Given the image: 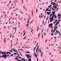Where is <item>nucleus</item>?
Returning <instances> with one entry per match:
<instances>
[{
	"mask_svg": "<svg viewBox=\"0 0 61 61\" xmlns=\"http://www.w3.org/2000/svg\"><path fill=\"white\" fill-rule=\"evenodd\" d=\"M10 55H7V54H5L3 55V56H2V58H3V57H5L4 58H6L7 57V56H9Z\"/></svg>",
	"mask_w": 61,
	"mask_h": 61,
	"instance_id": "nucleus-1",
	"label": "nucleus"
},
{
	"mask_svg": "<svg viewBox=\"0 0 61 61\" xmlns=\"http://www.w3.org/2000/svg\"><path fill=\"white\" fill-rule=\"evenodd\" d=\"M37 55H36V51H35L34 53V56H35V57H36V58H37V56H38V53H37Z\"/></svg>",
	"mask_w": 61,
	"mask_h": 61,
	"instance_id": "nucleus-2",
	"label": "nucleus"
},
{
	"mask_svg": "<svg viewBox=\"0 0 61 61\" xmlns=\"http://www.w3.org/2000/svg\"><path fill=\"white\" fill-rule=\"evenodd\" d=\"M58 33L59 34V35L60 36H61V35H60V34H61V33H59V31H57V33L55 35L56 36L57 34Z\"/></svg>",
	"mask_w": 61,
	"mask_h": 61,
	"instance_id": "nucleus-3",
	"label": "nucleus"
},
{
	"mask_svg": "<svg viewBox=\"0 0 61 61\" xmlns=\"http://www.w3.org/2000/svg\"><path fill=\"white\" fill-rule=\"evenodd\" d=\"M7 53L5 52H2V55H4V54H6Z\"/></svg>",
	"mask_w": 61,
	"mask_h": 61,
	"instance_id": "nucleus-4",
	"label": "nucleus"
},
{
	"mask_svg": "<svg viewBox=\"0 0 61 61\" xmlns=\"http://www.w3.org/2000/svg\"><path fill=\"white\" fill-rule=\"evenodd\" d=\"M52 14L53 15L52 16H54V15H55V13L54 12L52 11Z\"/></svg>",
	"mask_w": 61,
	"mask_h": 61,
	"instance_id": "nucleus-5",
	"label": "nucleus"
},
{
	"mask_svg": "<svg viewBox=\"0 0 61 61\" xmlns=\"http://www.w3.org/2000/svg\"><path fill=\"white\" fill-rule=\"evenodd\" d=\"M21 60L22 61H25V59L23 58H22V59H21Z\"/></svg>",
	"mask_w": 61,
	"mask_h": 61,
	"instance_id": "nucleus-6",
	"label": "nucleus"
},
{
	"mask_svg": "<svg viewBox=\"0 0 61 61\" xmlns=\"http://www.w3.org/2000/svg\"><path fill=\"white\" fill-rule=\"evenodd\" d=\"M49 25L50 26L52 27V25H53V23L50 24H49Z\"/></svg>",
	"mask_w": 61,
	"mask_h": 61,
	"instance_id": "nucleus-7",
	"label": "nucleus"
},
{
	"mask_svg": "<svg viewBox=\"0 0 61 61\" xmlns=\"http://www.w3.org/2000/svg\"><path fill=\"white\" fill-rule=\"evenodd\" d=\"M13 48H12L11 49V50H10V52H13V51H12V50H13Z\"/></svg>",
	"mask_w": 61,
	"mask_h": 61,
	"instance_id": "nucleus-8",
	"label": "nucleus"
},
{
	"mask_svg": "<svg viewBox=\"0 0 61 61\" xmlns=\"http://www.w3.org/2000/svg\"><path fill=\"white\" fill-rule=\"evenodd\" d=\"M54 16H52V17L51 18V20H54Z\"/></svg>",
	"mask_w": 61,
	"mask_h": 61,
	"instance_id": "nucleus-9",
	"label": "nucleus"
},
{
	"mask_svg": "<svg viewBox=\"0 0 61 61\" xmlns=\"http://www.w3.org/2000/svg\"><path fill=\"white\" fill-rule=\"evenodd\" d=\"M25 33H26V32H25L23 34V36H25Z\"/></svg>",
	"mask_w": 61,
	"mask_h": 61,
	"instance_id": "nucleus-10",
	"label": "nucleus"
},
{
	"mask_svg": "<svg viewBox=\"0 0 61 61\" xmlns=\"http://www.w3.org/2000/svg\"><path fill=\"white\" fill-rule=\"evenodd\" d=\"M55 27H56V26L54 27V28L55 29H56L57 28V27H58V26H57L56 27V28H55Z\"/></svg>",
	"mask_w": 61,
	"mask_h": 61,
	"instance_id": "nucleus-11",
	"label": "nucleus"
},
{
	"mask_svg": "<svg viewBox=\"0 0 61 61\" xmlns=\"http://www.w3.org/2000/svg\"><path fill=\"white\" fill-rule=\"evenodd\" d=\"M4 43H5L6 42V40H5V38L4 40Z\"/></svg>",
	"mask_w": 61,
	"mask_h": 61,
	"instance_id": "nucleus-12",
	"label": "nucleus"
},
{
	"mask_svg": "<svg viewBox=\"0 0 61 61\" xmlns=\"http://www.w3.org/2000/svg\"><path fill=\"white\" fill-rule=\"evenodd\" d=\"M28 60L29 61H31V58H30L29 60Z\"/></svg>",
	"mask_w": 61,
	"mask_h": 61,
	"instance_id": "nucleus-13",
	"label": "nucleus"
},
{
	"mask_svg": "<svg viewBox=\"0 0 61 61\" xmlns=\"http://www.w3.org/2000/svg\"><path fill=\"white\" fill-rule=\"evenodd\" d=\"M54 8H55V9H56L57 8V6H56L55 7H54Z\"/></svg>",
	"mask_w": 61,
	"mask_h": 61,
	"instance_id": "nucleus-14",
	"label": "nucleus"
},
{
	"mask_svg": "<svg viewBox=\"0 0 61 61\" xmlns=\"http://www.w3.org/2000/svg\"><path fill=\"white\" fill-rule=\"evenodd\" d=\"M36 47L33 50V51H35L36 49Z\"/></svg>",
	"mask_w": 61,
	"mask_h": 61,
	"instance_id": "nucleus-15",
	"label": "nucleus"
},
{
	"mask_svg": "<svg viewBox=\"0 0 61 61\" xmlns=\"http://www.w3.org/2000/svg\"><path fill=\"white\" fill-rule=\"evenodd\" d=\"M59 22H60V20H59L58 21V24H59Z\"/></svg>",
	"mask_w": 61,
	"mask_h": 61,
	"instance_id": "nucleus-16",
	"label": "nucleus"
},
{
	"mask_svg": "<svg viewBox=\"0 0 61 61\" xmlns=\"http://www.w3.org/2000/svg\"><path fill=\"white\" fill-rule=\"evenodd\" d=\"M26 36H25V37H24V38H23L24 40H25V38H26Z\"/></svg>",
	"mask_w": 61,
	"mask_h": 61,
	"instance_id": "nucleus-17",
	"label": "nucleus"
},
{
	"mask_svg": "<svg viewBox=\"0 0 61 61\" xmlns=\"http://www.w3.org/2000/svg\"><path fill=\"white\" fill-rule=\"evenodd\" d=\"M13 50L14 52H15V49L14 48L13 49Z\"/></svg>",
	"mask_w": 61,
	"mask_h": 61,
	"instance_id": "nucleus-18",
	"label": "nucleus"
},
{
	"mask_svg": "<svg viewBox=\"0 0 61 61\" xmlns=\"http://www.w3.org/2000/svg\"><path fill=\"white\" fill-rule=\"evenodd\" d=\"M34 19L32 21H31V23H33L34 22Z\"/></svg>",
	"mask_w": 61,
	"mask_h": 61,
	"instance_id": "nucleus-19",
	"label": "nucleus"
},
{
	"mask_svg": "<svg viewBox=\"0 0 61 61\" xmlns=\"http://www.w3.org/2000/svg\"><path fill=\"white\" fill-rule=\"evenodd\" d=\"M17 53H14V55H17Z\"/></svg>",
	"mask_w": 61,
	"mask_h": 61,
	"instance_id": "nucleus-20",
	"label": "nucleus"
},
{
	"mask_svg": "<svg viewBox=\"0 0 61 61\" xmlns=\"http://www.w3.org/2000/svg\"><path fill=\"white\" fill-rule=\"evenodd\" d=\"M47 15H49V12H47Z\"/></svg>",
	"mask_w": 61,
	"mask_h": 61,
	"instance_id": "nucleus-21",
	"label": "nucleus"
},
{
	"mask_svg": "<svg viewBox=\"0 0 61 61\" xmlns=\"http://www.w3.org/2000/svg\"><path fill=\"white\" fill-rule=\"evenodd\" d=\"M58 24V22H57L55 25V26H56Z\"/></svg>",
	"mask_w": 61,
	"mask_h": 61,
	"instance_id": "nucleus-22",
	"label": "nucleus"
},
{
	"mask_svg": "<svg viewBox=\"0 0 61 61\" xmlns=\"http://www.w3.org/2000/svg\"><path fill=\"white\" fill-rule=\"evenodd\" d=\"M47 20H48V16H47V18L46 19V21H47Z\"/></svg>",
	"mask_w": 61,
	"mask_h": 61,
	"instance_id": "nucleus-23",
	"label": "nucleus"
},
{
	"mask_svg": "<svg viewBox=\"0 0 61 61\" xmlns=\"http://www.w3.org/2000/svg\"><path fill=\"white\" fill-rule=\"evenodd\" d=\"M51 6H52V5H51L50 6H48V7H51Z\"/></svg>",
	"mask_w": 61,
	"mask_h": 61,
	"instance_id": "nucleus-24",
	"label": "nucleus"
},
{
	"mask_svg": "<svg viewBox=\"0 0 61 61\" xmlns=\"http://www.w3.org/2000/svg\"><path fill=\"white\" fill-rule=\"evenodd\" d=\"M39 29V28L38 27L37 28V32L38 30Z\"/></svg>",
	"mask_w": 61,
	"mask_h": 61,
	"instance_id": "nucleus-25",
	"label": "nucleus"
},
{
	"mask_svg": "<svg viewBox=\"0 0 61 61\" xmlns=\"http://www.w3.org/2000/svg\"><path fill=\"white\" fill-rule=\"evenodd\" d=\"M40 33H39L38 35V37H39L40 36Z\"/></svg>",
	"mask_w": 61,
	"mask_h": 61,
	"instance_id": "nucleus-26",
	"label": "nucleus"
},
{
	"mask_svg": "<svg viewBox=\"0 0 61 61\" xmlns=\"http://www.w3.org/2000/svg\"><path fill=\"white\" fill-rule=\"evenodd\" d=\"M25 53H30V52H26Z\"/></svg>",
	"mask_w": 61,
	"mask_h": 61,
	"instance_id": "nucleus-27",
	"label": "nucleus"
},
{
	"mask_svg": "<svg viewBox=\"0 0 61 61\" xmlns=\"http://www.w3.org/2000/svg\"><path fill=\"white\" fill-rule=\"evenodd\" d=\"M55 18H56V17H57V16H55L54 17Z\"/></svg>",
	"mask_w": 61,
	"mask_h": 61,
	"instance_id": "nucleus-28",
	"label": "nucleus"
},
{
	"mask_svg": "<svg viewBox=\"0 0 61 61\" xmlns=\"http://www.w3.org/2000/svg\"><path fill=\"white\" fill-rule=\"evenodd\" d=\"M37 11H38V10L37 9H36V13H37Z\"/></svg>",
	"mask_w": 61,
	"mask_h": 61,
	"instance_id": "nucleus-29",
	"label": "nucleus"
},
{
	"mask_svg": "<svg viewBox=\"0 0 61 61\" xmlns=\"http://www.w3.org/2000/svg\"><path fill=\"white\" fill-rule=\"evenodd\" d=\"M55 4H56V3H54L53 4V5H55Z\"/></svg>",
	"mask_w": 61,
	"mask_h": 61,
	"instance_id": "nucleus-30",
	"label": "nucleus"
},
{
	"mask_svg": "<svg viewBox=\"0 0 61 61\" xmlns=\"http://www.w3.org/2000/svg\"><path fill=\"white\" fill-rule=\"evenodd\" d=\"M57 21H58V20H56L55 21V23H56V22H57Z\"/></svg>",
	"mask_w": 61,
	"mask_h": 61,
	"instance_id": "nucleus-31",
	"label": "nucleus"
},
{
	"mask_svg": "<svg viewBox=\"0 0 61 61\" xmlns=\"http://www.w3.org/2000/svg\"><path fill=\"white\" fill-rule=\"evenodd\" d=\"M28 26V24H26V26Z\"/></svg>",
	"mask_w": 61,
	"mask_h": 61,
	"instance_id": "nucleus-32",
	"label": "nucleus"
},
{
	"mask_svg": "<svg viewBox=\"0 0 61 61\" xmlns=\"http://www.w3.org/2000/svg\"><path fill=\"white\" fill-rule=\"evenodd\" d=\"M50 23H51V22H52V21H53V20H50Z\"/></svg>",
	"mask_w": 61,
	"mask_h": 61,
	"instance_id": "nucleus-33",
	"label": "nucleus"
},
{
	"mask_svg": "<svg viewBox=\"0 0 61 61\" xmlns=\"http://www.w3.org/2000/svg\"><path fill=\"white\" fill-rule=\"evenodd\" d=\"M25 55L26 56H27V57H28V55L27 54H26Z\"/></svg>",
	"mask_w": 61,
	"mask_h": 61,
	"instance_id": "nucleus-34",
	"label": "nucleus"
},
{
	"mask_svg": "<svg viewBox=\"0 0 61 61\" xmlns=\"http://www.w3.org/2000/svg\"><path fill=\"white\" fill-rule=\"evenodd\" d=\"M8 54H11V53H10V52H8Z\"/></svg>",
	"mask_w": 61,
	"mask_h": 61,
	"instance_id": "nucleus-35",
	"label": "nucleus"
},
{
	"mask_svg": "<svg viewBox=\"0 0 61 61\" xmlns=\"http://www.w3.org/2000/svg\"><path fill=\"white\" fill-rule=\"evenodd\" d=\"M44 30V29H42V31H41V33H42V32H43V30Z\"/></svg>",
	"mask_w": 61,
	"mask_h": 61,
	"instance_id": "nucleus-36",
	"label": "nucleus"
},
{
	"mask_svg": "<svg viewBox=\"0 0 61 61\" xmlns=\"http://www.w3.org/2000/svg\"><path fill=\"white\" fill-rule=\"evenodd\" d=\"M38 43H37V45L36 46V47H37V45H38Z\"/></svg>",
	"mask_w": 61,
	"mask_h": 61,
	"instance_id": "nucleus-37",
	"label": "nucleus"
},
{
	"mask_svg": "<svg viewBox=\"0 0 61 61\" xmlns=\"http://www.w3.org/2000/svg\"><path fill=\"white\" fill-rule=\"evenodd\" d=\"M51 9H50V10H48V11H49H49H51Z\"/></svg>",
	"mask_w": 61,
	"mask_h": 61,
	"instance_id": "nucleus-38",
	"label": "nucleus"
},
{
	"mask_svg": "<svg viewBox=\"0 0 61 61\" xmlns=\"http://www.w3.org/2000/svg\"><path fill=\"white\" fill-rule=\"evenodd\" d=\"M28 48V47H25V49H26V48Z\"/></svg>",
	"mask_w": 61,
	"mask_h": 61,
	"instance_id": "nucleus-39",
	"label": "nucleus"
},
{
	"mask_svg": "<svg viewBox=\"0 0 61 61\" xmlns=\"http://www.w3.org/2000/svg\"><path fill=\"white\" fill-rule=\"evenodd\" d=\"M53 29H52L51 30V32H52V33H53Z\"/></svg>",
	"mask_w": 61,
	"mask_h": 61,
	"instance_id": "nucleus-40",
	"label": "nucleus"
},
{
	"mask_svg": "<svg viewBox=\"0 0 61 61\" xmlns=\"http://www.w3.org/2000/svg\"><path fill=\"white\" fill-rule=\"evenodd\" d=\"M17 60H18V61H19V60H18V58H17Z\"/></svg>",
	"mask_w": 61,
	"mask_h": 61,
	"instance_id": "nucleus-41",
	"label": "nucleus"
},
{
	"mask_svg": "<svg viewBox=\"0 0 61 61\" xmlns=\"http://www.w3.org/2000/svg\"><path fill=\"white\" fill-rule=\"evenodd\" d=\"M51 34L52 36H53V35H54V34L53 33L52 34V33H51Z\"/></svg>",
	"mask_w": 61,
	"mask_h": 61,
	"instance_id": "nucleus-42",
	"label": "nucleus"
},
{
	"mask_svg": "<svg viewBox=\"0 0 61 61\" xmlns=\"http://www.w3.org/2000/svg\"><path fill=\"white\" fill-rule=\"evenodd\" d=\"M37 61H38V58H37Z\"/></svg>",
	"mask_w": 61,
	"mask_h": 61,
	"instance_id": "nucleus-43",
	"label": "nucleus"
},
{
	"mask_svg": "<svg viewBox=\"0 0 61 61\" xmlns=\"http://www.w3.org/2000/svg\"><path fill=\"white\" fill-rule=\"evenodd\" d=\"M56 29H55L54 30H53V31H54V32H55V31H56Z\"/></svg>",
	"mask_w": 61,
	"mask_h": 61,
	"instance_id": "nucleus-44",
	"label": "nucleus"
},
{
	"mask_svg": "<svg viewBox=\"0 0 61 61\" xmlns=\"http://www.w3.org/2000/svg\"><path fill=\"white\" fill-rule=\"evenodd\" d=\"M18 57L19 58H20V59H21V58H21V57Z\"/></svg>",
	"mask_w": 61,
	"mask_h": 61,
	"instance_id": "nucleus-45",
	"label": "nucleus"
},
{
	"mask_svg": "<svg viewBox=\"0 0 61 61\" xmlns=\"http://www.w3.org/2000/svg\"><path fill=\"white\" fill-rule=\"evenodd\" d=\"M60 18H61V16H60L59 17V19H60Z\"/></svg>",
	"mask_w": 61,
	"mask_h": 61,
	"instance_id": "nucleus-46",
	"label": "nucleus"
},
{
	"mask_svg": "<svg viewBox=\"0 0 61 61\" xmlns=\"http://www.w3.org/2000/svg\"><path fill=\"white\" fill-rule=\"evenodd\" d=\"M18 10V9H17L15 11H16V10Z\"/></svg>",
	"mask_w": 61,
	"mask_h": 61,
	"instance_id": "nucleus-47",
	"label": "nucleus"
},
{
	"mask_svg": "<svg viewBox=\"0 0 61 61\" xmlns=\"http://www.w3.org/2000/svg\"><path fill=\"white\" fill-rule=\"evenodd\" d=\"M30 18H31V17H30L28 19V20H30Z\"/></svg>",
	"mask_w": 61,
	"mask_h": 61,
	"instance_id": "nucleus-48",
	"label": "nucleus"
},
{
	"mask_svg": "<svg viewBox=\"0 0 61 61\" xmlns=\"http://www.w3.org/2000/svg\"><path fill=\"white\" fill-rule=\"evenodd\" d=\"M13 54H11V56H13Z\"/></svg>",
	"mask_w": 61,
	"mask_h": 61,
	"instance_id": "nucleus-49",
	"label": "nucleus"
},
{
	"mask_svg": "<svg viewBox=\"0 0 61 61\" xmlns=\"http://www.w3.org/2000/svg\"><path fill=\"white\" fill-rule=\"evenodd\" d=\"M50 20H51V19H52V18L50 17Z\"/></svg>",
	"mask_w": 61,
	"mask_h": 61,
	"instance_id": "nucleus-50",
	"label": "nucleus"
},
{
	"mask_svg": "<svg viewBox=\"0 0 61 61\" xmlns=\"http://www.w3.org/2000/svg\"><path fill=\"white\" fill-rule=\"evenodd\" d=\"M46 42H47V39H46V42H45L46 43Z\"/></svg>",
	"mask_w": 61,
	"mask_h": 61,
	"instance_id": "nucleus-51",
	"label": "nucleus"
},
{
	"mask_svg": "<svg viewBox=\"0 0 61 61\" xmlns=\"http://www.w3.org/2000/svg\"><path fill=\"white\" fill-rule=\"evenodd\" d=\"M28 58H30V56H28L27 57Z\"/></svg>",
	"mask_w": 61,
	"mask_h": 61,
	"instance_id": "nucleus-52",
	"label": "nucleus"
},
{
	"mask_svg": "<svg viewBox=\"0 0 61 61\" xmlns=\"http://www.w3.org/2000/svg\"><path fill=\"white\" fill-rule=\"evenodd\" d=\"M29 21H28V22H27V23H28H28H29Z\"/></svg>",
	"mask_w": 61,
	"mask_h": 61,
	"instance_id": "nucleus-53",
	"label": "nucleus"
},
{
	"mask_svg": "<svg viewBox=\"0 0 61 61\" xmlns=\"http://www.w3.org/2000/svg\"><path fill=\"white\" fill-rule=\"evenodd\" d=\"M17 55H18V56H19V54H17Z\"/></svg>",
	"mask_w": 61,
	"mask_h": 61,
	"instance_id": "nucleus-54",
	"label": "nucleus"
},
{
	"mask_svg": "<svg viewBox=\"0 0 61 61\" xmlns=\"http://www.w3.org/2000/svg\"><path fill=\"white\" fill-rule=\"evenodd\" d=\"M52 14H51L50 16V17H51V16H52Z\"/></svg>",
	"mask_w": 61,
	"mask_h": 61,
	"instance_id": "nucleus-55",
	"label": "nucleus"
},
{
	"mask_svg": "<svg viewBox=\"0 0 61 61\" xmlns=\"http://www.w3.org/2000/svg\"><path fill=\"white\" fill-rule=\"evenodd\" d=\"M56 6V5H54L53 6V7H55Z\"/></svg>",
	"mask_w": 61,
	"mask_h": 61,
	"instance_id": "nucleus-56",
	"label": "nucleus"
},
{
	"mask_svg": "<svg viewBox=\"0 0 61 61\" xmlns=\"http://www.w3.org/2000/svg\"><path fill=\"white\" fill-rule=\"evenodd\" d=\"M40 52H41V53H42V52H41V50H40Z\"/></svg>",
	"mask_w": 61,
	"mask_h": 61,
	"instance_id": "nucleus-57",
	"label": "nucleus"
},
{
	"mask_svg": "<svg viewBox=\"0 0 61 61\" xmlns=\"http://www.w3.org/2000/svg\"><path fill=\"white\" fill-rule=\"evenodd\" d=\"M11 1L10 0V4L11 3Z\"/></svg>",
	"mask_w": 61,
	"mask_h": 61,
	"instance_id": "nucleus-58",
	"label": "nucleus"
},
{
	"mask_svg": "<svg viewBox=\"0 0 61 61\" xmlns=\"http://www.w3.org/2000/svg\"><path fill=\"white\" fill-rule=\"evenodd\" d=\"M48 10H47V9H46V10L45 11H48Z\"/></svg>",
	"mask_w": 61,
	"mask_h": 61,
	"instance_id": "nucleus-59",
	"label": "nucleus"
},
{
	"mask_svg": "<svg viewBox=\"0 0 61 61\" xmlns=\"http://www.w3.org/2000/svg\"><path fill=\"white\" fill-rule=\"evenodd\" d=\"M14 36H12V38H14Z\"/></svg>",
	"mask_w": 61,
	"mask_h": 61,
	"instance_id": "nucleus-60",
	"label": "nucleus"
},
{
	"mask_svg": "<svg viewBox=\"0 0 61 61\" xmlns=\"http://www.w3.org/2000/svg\"><path fill=\"white\" fill-rule=\"evenodd\" d=\"M53 26H52V27H51V28H53Z\"/></svg>",
	"mask_w": 61,
	"mask_h": 61,
	"instance_id": "nucleus-61",
	"label": "nucleus"
},
{
	"mask_svg": "<svg viewBox=\"0 0 61 61\" xmlns=\"http://www.w3.org/2000/svg\"><path fill=\"white\" fill-rule=\"evenodd\" d=\"M19 54H21V52H20V51L19 52Z\"/></svg>",
	"mask_w": 61,
	"mask_h": 61,
	"instance_id": "nucleus-62",
	"label": "nucleus"
},
{
	"mask_svg": "<svg viewBox=\"0 0 61 61\" xmlns=\"http://www.w3.org/2000/svg\"><path fill=\"white\" fill-rule=\"evenodd\" d=\"M33 31V29L31 31V32H32Z\"/></svg>",
	"mask_w": 61,
	"mask_h": 61,
	"instance_id": "nucleus-63",
	"label": "nucleus"
},
{
	"mask_svg": "<svg viewBox=\"0 0 61 61\" xmlns=\"http://www.w3.org/2000/svg\"><path fill=\"white\" fill-rule=\"evenodd\" d=\"M50 55H51V53H50Z\"/></svg>",
	"mask_w": 61,
	"mask_h": 61,
	"instance_id": "nucleus-64",
	"label": "nucleus"
}]
</instances>
